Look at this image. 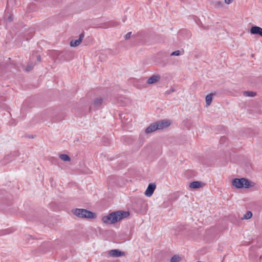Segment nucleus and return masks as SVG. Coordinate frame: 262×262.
Wrapping results in <instances>:
<instances>
[{"label": "nucleus", "instance_id": "1", "mask_svg": "<svg viewBox=\"0 0 262 262\" xmlns=\"http://www.w3.org/2000/svg\"><path fill=\"white\" fill-rule=\"evenodd\" d=\"M129 215L128 211L119 210L113 212L102 218V222L106 224H113L127 218Z\"/></svg>", "mask_w": 262, "mask_h": 262}, {"label": "nucleus", "instance_id": "2", "mask_svg": "<svg viewBox=\"0 0 262 262\" xmlns=\"http://www.w3.org/2000/svg\"><path fill=\"white\" fill-rule=\"evenodd\" d=\"M232 185L237 188H248L254 186V183L246 178L234 179Z\"/></svg>", "mask_w": 262, "mask_h": 262}, {"label": "nucleus", "instance_id": "3", "mask_svg": "<svg viewBox=\"0 0 262 262\" xmlns=\"http://www.w3.org/2000/svg\"><path fill=\"white\" fill-rule=\"evenodd\" d=\"M72 212L80 218L95 219L96 217L95 213L84 209L77 208L73 210Z\"/></svg>", "mask_w": 262, "mask_h": 262}, {"label": "nucleus", "instance_id": "4", "mask_svg": "<svg viewBox=\"0 0 262 262\" xmlns=\"http://www.w3.org/2000/svg\"><path fill=\"white\" fill-rule=\"evenodd\" d=\"M156 124L158 129H162L168 127L170 125L171 122L168 120L164 119L156 122Z\"/></svg>", "mask_w": 262, "mask_h": 262}, {"label": "nucleus", "instance_id": "5", "mask_svg": "<svg viewBox=\"0 0 262 262\" xmlns=\"http://www.w3.org/2000/svg\"><path fill=\"white\" fill-rule=\"evenodd\" d=\"M103 102V99L101 98L96 99L90 106V110H96L100 107Z\"/></svg>", "mask_w": 262, "mask_h": 262}, {"label": "nucleus", "instance_id": "6", "mask_svg": "<svg viewBox=\"0 0 262 262\" xmlns=\"http://www.w3.org/2000/svg\"><path fill=\"white\" fill-rule=\"evenodd\" d=\"M156 185L154 183H150L148 185L146 190L145 191L144 194L147 196L150 197L151 196L155 190L156 189Z\"/></svg>", "mask_w": 262, "mask_h": 262}, {"label": "nucleus", "instance_id": "7", "mask_svg": "<svg viewBox=\"0 0 262 262\" xmlns=\"http://www.w3.org/2000/svg\"><path fill=\"white\" fill-rule=\"evenodd\" d=\"M84 37V32L81 33L79 35V38L78 39L74 40H72L70 42V46L73 47H75L78 46L81 42L82 39Z\"/></svg>", "mask_w": 262, "mask_h": 262}, {"label": "nucleus", "instance_id": "8", "mask_svg": "<svg viewBox=\"0 0 262 262\" xmlns=\"http://www.w3.org/2000/svg\"><path fill=\"white\" fill-rule=\"evenodd\" d=\"M251 34H258L262 37V28L258 26H253L250 30Z\"/></svg>", "mask_w": 262, "mask_h": 262}, {"label": "nucleus", "instance_id": "9", "mask_svg": "<svg viewBox=\"0 0 262 262\" xmlns=\"http://www.w3.org/2000/svg\"><path fill=\"white\" fill-rule=\"evenodd\" d=\"M204 184L200 181H193L190 183L189 187L192 189H198L203 187Z\"/></svg>", "mask_w": 262, "mask_h": 262}, {"label": "nucleus", "instance_id": "10", "mask_svg": "<svg viewBox=\"0 0 262 262\" xmlns=\"http://www.w3.org/2000/svg\"><path fill=\"white\" fill-rule=\"evenodd\" d=\"M157 130H158V127L156 123L150 124L148 127H147L145 130V132L147 134L152 133Z\"/></svg>", "mask_w": 262, "mask_h": 262}, {"label": "nucleus", "instance_id": "11", "mask_svg": "<svg viewBox=\"0 0 262 262\" xmlns=\"http://www.w3.org/2000/svg\"><path fill=\"white\" fill-rule=\"evenodd\" d=\"M160 79V77L159 75H152L147 80V83L148 84H153L158 82Z\"/></svg>", "mask_w": 262, "mask_h": 262}, {"label": "nucleus", "instance_id": "12", "mask_svg": "<svg viewBox=\"0 0 262 262\" xmlns=\"http://www.w3.org/2000/svg\"><path fill=\"white\" fill-rule=\"evenodd\" d=\"M214 95L215 93H210L206 96L205 101L207 106H208L211 104L212 101L213 96Z\"/></svg>", "mask_w": 262, "mask_h": 262}, {"label": "nucleus", "instance_id": "13", "mask_svg": "<svg viewBox=\"0 0 262 262\" xmlns=\"http://www.w3.org/2000/svg\"><path fill=\"white\" fill-rule=\"evenodd\" d=\"M109 254L113 257H119L122 255L121 252L117 249L111 250Z\"/></svg>", "mask_w": 262, "mask_h": 262}, {"label": "nucleus", "instance_id": "14", "mask_svg": "<svg viewBox=\"0 0 262 262\" xmlns=\"http://www.w3.org/2000/svg\"><path fill=\"white\" fill-rule=\"evenodd\" d=\"M211 5L215 8H220L223 6V4L221 1H213L211 2Z\"/></svg>", "mask_w": 262, "mask_h": 262}, {"label": "nucleus", "instance_id": "15", "mask_svg": "<svg viewBox=\"0 0 262 262\" xmlns=\"http://www.w3.org/2000/svg\"><path fill=\"white\" fill-rule=\"evenodd\" d=\"M252 216V213L251 211H248L241 218L242 220H248L250 219Z\"/></svg>", "mask_w": 262, "mask_h": 262}, {"label": "nucleus", "instance_id": "16", "mask_svg": "<svg viewBox=\"0 0 262 262\" xmlns=\"http://www.w3.org/2000/svg\"><path fill=\"white\" fill-rule=\"evenodd\" d=\"M59 158L63 161H70L71 159L70 157L66 154H61L59 156Z\"/></svg>", "mask_w": 262, "mask_h": 262}, {"label": "nucleus", "instance_id": "17", "mask_svg": "<svg viewBox=\"0 0 262 262\" xmlns=\"http://www.w3.org/2000/svg\"><path fill=\"white\" fill-rule=\"evenodd\" d=\"M244 95L246 97H254L256 95V93L251 91H245Z\"/></svg>", "mask_w": 262, "mask_h": 262}, {"label": "nucleus", "instance_id": "18", "mask_svg": "<svg viewBox=\"0 0 262 262\" xmlns=\"http://www.w3.org/2000/svg\"><path fill=\"white\" fill-rule=\"evenodd\" d=\"M181 260V258L178 255H174L170 259V262H179Z\"/></svg>", "mask_w": 262, "mask_h": 262}, {"label": "nucleus", "instance_id": "19", "mask_svg": "<svg viewBox=\"0 0 262 262\" xmlns=\"http://www.w3.org/2000/svg\"><path fill=\"white\" fill-rule=\"evenodd\" d=\"M181 54L179 50L175 51L170 54V56H179Z\"/></svg>", "mask_w": 262, "mask_h": 262}, {"label": "nucleus", "instance_id": "20", "mask_svg": "<svg viewBox=\"0 0 262 262\" xmlns=\"http://www.w3.org/2000/svg\"><path fill=\"white\" fill-rule=\"evenodd\" d=\"M132 34V32H128V33H127L125 36V39H129L130 37V35Z\"/></svg>", "mask_w": 262, "mask_h": 262}, {"label": "nucleus", "instance_id": "21", "mask_svg": "<svg viewBox=\"0 0 262 262\" xmlns=\"http://www.w3.org/2000/svg\"><path fill=\"white\" fill-rule=\"evenodd\" d=\"M33 68V66H28L26 68V71H30V70H31Z\"/></svg>", "mask_w": 262, "mask_h": 262}, {"label": "nucleus", "instance_id": "22", "mask_svg": "<svg viewBox=\"0 0 262 262\" xmlns=\"http://www.w3.org/2000/svg\"><path fill=\"white\" fill-rule=\"evenodd\" d=\"M233 0H225V3L226 4H230L231 3H232Z\"/></svg>", "mask_w": 262, "mask_h": 262}, {"label": "nucleus", "instance_id": "23", "mask_svg": "<svg viewBox=\"0 0 262 262\" xmlns=\"http://www.w3.org/2000/svg\"><path fill=\"white\" fill-rule=\"evenodd\" d=\"M8 19L9 20V21H11L12 20V16L10 15L9 18H8Z\"/></svg>", "mask_w": 262, "mask_h": 262}, {"label": "nucleus", "instance_id": "24", "mask_svg": "<svg viewBox=\"0 0 262 262\" xmlns=\"http://www.w3.org/2000/svg\"><path fill=\"white\" fill-rule=\"evenodd\" d=\"M37 60L40 61V56H37Z\"/></svg>", "mask_w": 262, "mask_h": 262}]
</instances>
